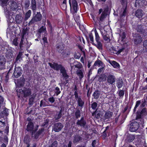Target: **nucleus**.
I'll list each match as a JSON object with an SVG mask.
<instances>
[{
	"label": "nucleus",
	"instance_id": "nucleus-8",
	"mask_svg": "<svg viewBox=\"0 0 147 147\" xmlns=\"http://www.w3.org/2000/svg\"><path fill=\"white\" fill-rule=\"evenodd\" d=\"M101 33L102 34L103 39L105 41L109 42L110 41V39L109 38V36L107 33V32L104 30H102L101 31Z\"/></svg>",
	"mask_w": 147,
	"mask_h": 147
},
{
	"label": "nucleus",
	"instance_id": "nucleus-25",
	"mask_svg": "<svg viewBox=\"0 0 147 147\" xmlns=\"http://www.w3.org/2000/svg\"><path fill=\"white\" fill-rule=\"evenodd\" d=\"M77 123L80 126H84L85 124V123L83 119H82L81 120L78 121Z\"/></svg>",
	"mask_w": 147,
	"mask_h": 147
},
{
	"label": "nucleus",
	"instance_id": "nucleus-24",
	"mask_svg": "<svg viewBox=\"0 0 147 147\" xmlns=\"http://www.w3.org/2000/svg\"><path fill=\"white\" fill-rule=\"evenodd\" d=\"M94 32L95 34V39L96 41V42L99 41L100 37L96 29L94 30Z\"/></svg>",
	"mask_w": 147,
	"mask_h": 147
},
{
	"label": "nucleus",
	"instance_id": "nucleus-27",
	"mask_svg": "<svg viewBox=\"0 0 147 147\" xmlns=\"http://www.w3.org/2000/svg\"><path fill=\"white\" fill-rule=\"evenodd\" d=\"M135 137L132 135H129L128 137V141L129 142H132L134 139Z\"/></svg>",
	"mask_w": 147,
	"mask_h": 147
},
{
	"label": "nucleus",
	"instance_id": "nucleus-35",
	"mask_svg": "<svg viewBox=\"0 0 147 147\" xmlns=\"http://www.w3.org/2000/svg\"><path fill=\"white\" fill-rule=\"evenodd\" d=\"M78 102L79 106L82 107L83 106L84 102L80 98H78Z\"/></svg>",
	"mask_w": 147,
	"mask_h": 147
},
{
	"label": "nucleus",
	"instance_id": "nucleus-36",
	"mask_svg": "<svg viewBox=\"0 0 147 147\" xmlns=\"http://www.w3.org/2000/svg\"><path fill=\"white\" fill-rule=\"evenodd\" d=\"M25 34L24 33H23L22 34V35L21 38V41H20V47H21L22 46V45L23 44V40L24 39V36Z\"/></svg>",
	"mask_w": 147,
	"mask_h": 147
},
{
	"label": "nucleus",
	"instance_id": "nucleus-19",
	"mask_svg": "<svg viewBox=\"0 0 147 147\" xmlns=\"http://www.w3.org/2000/svg\"><path fill=\"white\" fill-rule=\"evenodd\" d=\"M113 113L109 111L106 112L104 116L105 119H108L110 118L112 115Z\"/></svg>",
	"mask_w": 147,
	"mask_h": 147
},
{
	"label": "nucleus",
	"instance_id": "nucleus-54",
	"mask_svg": "<svg viewBox=\"0 0 147 147\" xmlns=\"http://www.w3.org/2000/svg\"><path fill=\"white\" fill-rule=\"evenodd\" d=\"M42 40L45 44V45L46 44H47V38L46 37H44L43 38Z\"/></svg>",
	"mask_w": 147,
	"mask_h": 147
},
{
	"label": "nucleus",
	"instance_id": "nucleus-14",
	"mask_svg": "<svg viewBox=\"0 0 147 147\" xmlns=\"http://www.w3.org/2000/svg\"><path fill=\"white\" fill-rule=\"evenodd\" d=\"M144 14L142 11L141 9H138L136 11L135 15L138 18H140L142 17Z\"/></svg>",
	"mask_w": 147,
	"mask_h": 147
},
{
	"label": "nucleus",
	"instance_id": "nucleus-6",
	"mask_svg": "<svg viewBox=\"0 0 147 147\" xmlns=\"http://www.w3.org/2000/svg\"><path fill=\"white\" fill-rule=\"evenodd\" d=\"M123 50V48H120L117 46L115 47H112L111 49H110V50L112 53L117 55H119Z\"/></svg>",
	"mask_w": 147,
	"mask_h": 147
},
{
	"label": "nucleus",
	"instance_id": "nucleus-26",
	"mask_svg": "<svg viewBox=\"0 0 147 147\" xmlns=\"http://www.w3.org/2000/svg\"><path fill=\"white\" fill-rule=\"evenodd\" d=\"M100 95V92L98 91H95L93 93V96L94 98H98Z\"/></svg>",
	"mask_w": 147,
	"mask_h": 147
},
{
	"label": "nucleus",
	"instance_id": "nucleus-15",
	"mask_svg": "<svg viewBox=\"0 0 147 147\" xmlns=\"http://www.w3.org/2000/svg\"><path fill=\"white\" fill-rule=\"evenodd\" d=\"M34 126L33 123L32 122H29L28 124L27 127V130L28 131H34Z\"/></svg>",
	"mask_w": 147,
	"mask_h": 147
},
{
	"label": "nucleus",
	"instance_id": "nucleus-47",
	"mask_svg": "<svg viewBox=\"0 0 147 147\" xmlns=\"http://www.w3.org/2000/svg\"><path fill=\"white\" fill-rule=\"evenodd\" d=\"M75 115L76 118H78L80 116V113L79 111H77L75 113Z\"/></svg>",
	"mask_w": 147,
	"mask_h": 147
},
{
	"label": "nucleus",
	"instance_id": "nucleus-55",
	"mask_svg": "<svg viewBox=\"0 0 147 147\" xmlns=\"http://www.w3.org/2000/svg\"><path fill=\"white\" fill-rule=\"evenodd\" d=\"M143 45L147 49V40L144 41V42Z\"/></svg>",
	"mask_w": 147,
	"mask_h": 147
},
{
	"label": "nucleus",
	"instance_id": "nucleus-63",
	"mask_svg": "<svg viewBox=\"0 0 147 147\" xmlns=\"http://www.w3.org/2000/svg\"><path fill=\"white\" fill-rule=\"evenodd\" d=\"M79 16H78L77 17V18H74V19L75 20V21L76 22L77 21L78 22H79Z\"/></svg>",
	"mask_w": 147,
	"mask_h": 147
},
{
	"label": "nucleus",
	"instance_id": "nucleus-49",
	"mask_svg": "<svg viewBox=\"0 0 147 147\" xmlns=\"http://www.w3.org/2000/svg\"><path fill=\"white\" fill-rule=\"evenodd\" d=\"M13 44L15 46H17L18 45V39L17 38H15L13 40Z\"/></svg>",
	"mask_w": 147,
	"mask_h": 147
},
{
	"label": "nucleus",
	"instance_id": "nucleus-1",
	"mask_svg": "<svg viewBox=\"0 0 147 147\" xmlns=\"http://www.w3.org/2000/svg\"><path fill=\"white\" fill-rule=\"evenodd\" d=\"M49 64L51 68L55 69L58 70L60 69L61 72L63 76L66 79L68 78V76L66 74L65 69L61 65H59L56 63H53L52 64L49 63Z\"/></svg>",
	"mask_w": 147,
	"mask_h": 147
},
{
	"label": "nucleus",
	"instance_id": "nucleus-4",
	"mask_svg": "<svg viewBox=\"0 0 147 147\" xmlns=\"http://www.w3.org/2000/svg\"><path fill=\"white\" fill-rule=\"evenodd\" d=\"M34 14L33 17L30 22L33 23L35 22H37L40 21L41 19L42 15L40 12H37L36 14L35 11H33Z\"/></svg>",
	"mask_w": 147,
	"mask_h": 147
},
{
	"label": "nucleus",
	"instance_id": "nucleus-22",
	"mask_svg": "<svg viewBox=\"0 0 147 147\" xmlns=\"http://www.w3.org/2000/svg\"><path fill=\"white\" fill-rule=\"evenodd\" d=\"M102 63L100 60H97L95 62L94 65L95 66L99 67L100 66H102Z\"/></svg>",
	"mask_w": 147,
	"mask_h": 147
},
{
	"label": "nucleus",
	"instance_id": "nucleus-45",
	"mask_svg": "<svg viewBox=\"0 0 147 147\" xmlns=\"http://www.w3.org/2000/svg\"><path fill=\"white\" fill-rule=\"evenodd\" d=\"M62 5H63V9H65L67 7L66 5V0H64Z\"/></svg>",
	"mask_w": 147,
	"mask_h": 147
},
{
	"label": "nucleus",
	"instance_id": "nucleus-51",
	"mask_svg": "<svg viewBox=\"0 0 147 147\" xmlns=\"http://www.w3.org/2000/svg\"><path fill=\"white\" fill-rule=\"evenodd\" d=\"M49 101L51 103H53L55 101V99L53 97H51L49 98Z\"/></svg>",
	"mask_w": 147,
	"mask_h": 147
},
{
	"label": "nucleus",
	"instance_id": "nucleus-37",
	"mask_svg": "<svg viewBox=\"0 0 147 147\" xmlns=\"http://www.w3.org/2000/svg\"><path fill=\"white\" fill-rule=\"evenodd\" d=\"M96 42H97L96 47L97 48L99 49H101L102 47V45L100 41H98Z\"/></svg>",
	"mask_w": 147,
	"mask_h": 147
},
{
	"label": "nucleus",
	"instance_id": "nucleus-44",
	"mask_svg": "<svg viewBox=\"0 0 147 147\" xmlns=\"http://www.w3.org/2000/svg\"><path fill=\"white\" fill-rule=\"evenodd\" d=\"M75 67L78 69H80L82 67V64L80 63H77L75 65Z\"/></svg>",
	"mask_w": 147,
	"mask_h": 147
},
{
	"label": "nucleus",
	"instance_id": "nucleus-16",
	"mask_svg": "<svg viewBox=\"0 0 147 147\" xmlns=\"http://www.w3.org/2000/svg\"><path fill=\"white\" fill-rule=\"evenodd\" d=\"M76 73L80 80H81L83 77V71L80 69H78L76 71Z\"/></svg>",
	"mask_w": 147,
	"mask_h": 147
},
{
	"label": "nucleus",
	"instance_id": "nucleus-20",
	"mask_svg": "<svg viewBox=\"0 0 147 147\" xmlns=\"http://www.w3.org/2000/svg\"><path fill=\"white\" fill-rule=\"evenodd\" d=\"M31 7L33 11H35L36 8V5L35 0H31Z\"/></svg>",
	"mask_w": 147,
	"mask_h": 147
},
{
	"label": "nucleus",
	"instance_id": "nucleus-28",
	"mask_svg": "<svg viewBox=\"0 0 147 147\" xmlns=\"http://www.w3.org/2000/svg\"><path fill=\"white\" fill-rule=\"evenodd\" d=\"M142 41V40L140 36H138L136 39H135L134 40L135 43L136 44L139 43Z\"/></svg>",
	"mask_w": 147,
	"mask_h": 147
},
{
	"label": "nucleus",
	"instance_id": "nucleus-46",
	"mask_svg": "<svg viewBox=\"0 0 147 147\" xmlns=\"http://www.w3.org/2000/svg\"><path fill=\"white\" fill-rule=\"evenodd\" d=\"M124 92L123 90H120L119 91V95L120 97H122L124 94Z\"/></svg>",
	"mask_w": 147,
	"mask_h": 147
},
{
	"label": "nucleus",
	"instance_id": "nucleus-29",
	"mask_svg": "<svg viewBox=\"0 0 147 147\" xmlns=\"http://www.w3.org/2000/svg\"><path fill=\"white\" fill-rule=\"evenodd\" d=\"M119 39L121 40V41H123L125 37V33L123 32L122 33H121Z\"/></svg>",
	"mask_w": 147,
	"mask_h": 147
},
{
	"label": "nucleus",
	"instance_id": "nucleus-9",
	"mask_svg": "<svg viewBox=\"0 0 147 147\" xmlns=\"http://www.w3.org/2000/svg\"><path fill=\"white\" fill-rule=\"evenodd\" d=\"M146 2L144 0H136L135 2V6L142 5V6L146 5Z\"/></svg>",
	"mask_w": 147,
	"mask_h": 147
},
{
	"label": "nucleus",
	"instance_id": "nucleus-53",
	"mask_svg": "<svg viewBox=\"0 0 147 147\" xmlns=\"http://www.w3.org/2000/svg\"><path fill=\"white\" fill-rule=\"evenodd\" d=\"M104 70V67H102L101 68H100L98 70V74H100Z\"/></svg>",
	"mask_w": 147,
	"mask_h": 147
},
{
	"label": "nucleus",
	"instance_id": "nucleus-38",
	"mask_svg": "<svg viewBox=\"0 0 147 147\" xmlns=\"http://www.w3.org/2000/svg\"><path fill=\"white\" fill-rule=\"evenodd\" d=\"M105 13L104 12H103L102 14H101V16L100 18V21H102L104 19V18H105Z\"/></svg>",
	"mask_w": 147,
	"mask_h": 147
},
{
	"label": "nucleus",
	"instance_id": "nucleus-11",
	"mask_svg": "<svg viewBox=\"0 0 147 147\" xmlns=\"http://www.w3.org/2000/svg\"><path fill=\"white\" fill-rule=\"evenodd\" d=\"M115 78L113 75H110L108 76L107 80L108 83L112 84L115 82Z\"/></svg>",
	"mask_w": 147,
	"mask_h": 147
},
{
	"label": "nucleus",
	"instance_id": "nucleus-5",
	"mask_svg": "<svg viewBox=\"0 0 147 147\" xmlns=\"http://www.w3.org/2000/svg\"><path fill=\"white\" fill-rule=\"evenodd\" d=\"M22 70L20 67H16L14 68V71L13 75L16 78L20 76L22 74Z\"/></svg>",
	"mask_w": 147,
	"mask_h": 147
},
{
	"label": "nucleus",
	"instance_id": "nucleus-3",
	"mask_svg": "<svg viewBox=\"0 0 147 147\" xmlns=\"http://www.w3.org/2000/svg\"><path fill=\"white\" fill-rule=\"evenodd\" d=\"M17 93L18 97L24 96H27L31 94V91L29 88H24L23 89H21L19 91H17Z\"/></svg>",
	"mask_w": 147,
	"mask_h": 147
},
{
	"label": "nucleus",
	"instance_id": "nucleus-7",
	"mask_svg": "<svg viewBox=\"0 0 147 147\" xmlns=\"http://www.w3.org/2000/svg\"><path fill=\"white\" fill-rule=\"evenodd\" d=\"M139 127V125L137 122L135 121L132 123L130 127L129 130L131 132L136 131Z\"/></svg>",
	"mask_w": 147,
	"mask_h": 147
},
{
	"label": "nucleus",
	"instance_id": "nucleus-48",
	"mask_svg": "<svg viewBox=\"0 0 147 147\" xmlns=\"http://www.w3.org/2000/svg\"><path fill=\"white\" fill-rule=\"evenodd\" d=\"M97 107V104L96 102H94L92 105V108L93 109H95Z\"/></svg>",
	"mask_w": 147,
	"mask_h": 147
},
{
	"label": "nucleus",
	"instance_id": "nucleus-33",
	"mask_svg": "<svg viewBox=\"0 0 147 147\" xmlns=\"http://www.w3.org/2000/svg\"><path fill=\"white\" fill-rule=\"evenodd\" d=\"M46 31V28L44 27H42L39 30V32L40 33H45Z\"/></svg>",
	"mask_w": 147,
	"mask_h": 147
},
{
	"label": "nucleus",
	"instance_id": "nucleus-60",
	"mask_svg": "<svg viewBox=\"0 0 147 147\" xmlns=\"http://www.w3.org/2000/svg\"><path fill=\"white\" fill-rule=\"evenodd\" d=\"M69 52H68L67 53V54H64V53L63 52L62 53V55H64L65 56H66V55H68L69 54Z\"/></svg>",
	"mask_w": 147,
	"mask_h": 147
},
{
	"label": "nucleus",
	"instance_id": "nucleus-43",
	"mask_svg": "<svg viewBox=\"0 0 147 147\" xmlns=\"http://www.w3.org/2000/svg\"><path fill=\"white\" fill-rule=\"evenodd\" d=\"M57 142L56 141H55L52 143L51 146H50L49 147H57Z\"/></svg>",
	"mask_w": 147,
	"mask_h": 147
},
{
	"label": "nucleus",
	"instance_id": "nucleus-56",
	"mask_svg": "<svg viewBox=\"0 0 147 147\" xmlns=\"http://www.w3.org/2000/svg\"><path fill=\"white\" fill-rule=\"evenodd\" d=\"M89 37H90V40L91 41H92V42H93L94 41V39H93V35L91 34H90L89 35Z\"/></svg>",
	"mask_w": 147,
	"mask_h": 147
},
{
	"label": "nucleus",
	"instance_id": "nucleus-34",
	"mask_svg": "<svg viewBox=\"0 0 147 147\" xmlns=\"http://www.w3.org/2000/svg\"><path fill=\"white\" fill-rule=\"evenodd\" d=\"M61 110L59 113L57 115H56L55 117V119L56 120L61 118Z\"/></svg>",
	"mask_w": 147,
	"mask_h": 147
},
{
	"label": "nucleus",
	"instance_id": "nucleus-62",
	"mask_svg": "<svg viewBox=\"0 0 147 147\" xmlns=\"http://www.w3.org/2000/svg\"><path fill=\"white\" fill-rule=\"evenodd\" d=\"M80 61L82 63H84V59L83 57H82L80 59Z\"/></svg>",
	"mask_w": 147,
	"mask_h": 147
},
{
	"label": "nucleus",
	"instance_id": "nucleus-30",
	"mask_svg": "<svg viewBox=\"0 0 147 147\" xmlns=\"http://www.w3.org/2000/svg\"><path fill=\"white\" fill-rule=\"evenodd\" d=\"M74 143L77 142L79 141L81 139V137L79 136H76L74 137Z\"/></svg>",
	"mask_w": 147,
	"mask_h": 147
},
{
	"label": "nucleus",
	"instance_id": "nucleus-59",
	"mask_svg": "<svg viewBox=\"0 0 147 147\" xmlns=\"http://www.w3.org/2000/svg\"><path fill=\"white\" fill-rule=\"evenodd\" d=\"M44 130V129H41L38 132L37 134L38 135H39V134H40V133H42V132H43Z\"/></svg>",
	"mask_w": 147,
	"mask_h": 147
},
{
	"label": "nucleus",
	"instance_id": "nucleus-61",
	"mask_svg": "<svg viewBox=\"0 0 147 147\" xmlns=\"http://www.w3.org/2000/svg\"><path fill=\"white\" fill-rule=\"evenodd\" d=\"M91 63L89 62V61H88V65H87V66H88V68H90V67L91 65Z\"/></svg>",
	"mask_w": 147,
	"mask_h": 147
},
{
	"label": "nucleus",
	"instance_id": "nucleus-40",
	"mask_svg": "<svg viewBox=\"0 0 147 147\" xmlns=\"http://www.w3.org/2000/svg\"><path fill=\"white\" fill-rule=\"evenodd\" d=\"M35 98L34 96H32L29 99V104L30 105H32L33 104V102L34 101V100Z\"/></svg>",
	"mask_w": 147,
	"mask_h": 147
},
{
	"label": "nucleus",
	"instance_id": "nucleus-57",
	"mask_svg": "<svg viewBox=\"0 0 147 147\" xmlns=\"http://www.w3.org/2000/svg\"><path fill=\"white\" fill-rule=\"evenodd\" d=\"M126 8H125V9H123V11L121 15V16H125L126 13Z\"/></svg>",
	"mask_w": 147,
	"mask_h": 147
},
{
	"label": "nucleus",
	"instance_id": "nucleus-18",
	"mask_svg": "<svg viewBox=\"0 0 147 147\" xmlns=\"http://www.w3.org/2000/svg\"><path fill=\"white\" fill-rule=\"evenodd\" d=\"M18 5L17 4L16 2H12L10 6L11 9L12 10H15L18 7Z\"/></svg>",
	"mask_w": 147,
	"mask_h": 147
},
{
	"label": "nucleus",
	"instance_id": "nucleus-41",
	"mask_svg": "<svg viewBox=\"0 0 147 147\" xmlns=\"http://www.w3.org/2000/svg\"><path fill=\"white\" fill-rule=\"evenodd\" d=\"M141 103L140 100L137 101L136 102V104L134 107V111H135L137 108L140 105Z\"/></svg>",
	"mask_w": 147,
	"mask_h": 147
},
{
	"label": "nucleus",
	"instance_id": "nucleus-42",
	"mask_svg": "<svg viewBox=\"0 0 147 147\" xmlns=\"http://www.w3.org/2000/svg\"><path fill=\"white\" fill-rule=\"evenodd\" d=\"M80 57V54L79 53H76L74 54V57L76 59H79Z\"/></svg>",
	"mask_w": 147,
	"mask_h": 147
},
{
	"label": "nucleus",
	"instance_id": "nucleus-23",
	"mask_svg": "<svg viewBox=\"0 0 147 147\" xmlns=\"http://www.w3.org/2000/svg\"><path fill=\"white\" fill-rule=\"evenodd\" d=\"M25 79L24 78H21L20 80L18 82V84L20 86H22L24 84Z\"/></svg>",
	"mask_w": 147,
	"mask_h": 147
},
{
	"label": "nucleus",
	"instance_id": "nucleus-50",
	"mask_svg": "<svg viewBox=\"0 0 147 147\" xmlns=\"http://www.w3.org/2000/svg\"><path fill=\"white\" fill-rule=\"evenodd\" d=\"M9 0H1L2 4L3 5H6Z\"/></svg>",
	"mask_w": 147,
	"mask_h": 147
},
{
	"label": "nucleus",
	"instance_id": "nucleus-12",
	"mask_svg": "<svg viewBox=\"0 0 147 147\" xmlns=\"http://www.w3.org/2000/svg\"><path fill=\"white\" fill-rule=\"evenodd\" d=\"M5 59L3 57H0V69H2L4 68Z\"/></svg>",
	"mask_w": 147,
	"mask_h": 147
},
{
	"label": "nucleus",
	"instance_id": "nucleus-13",
	"mask_svg": "<svg viewBox=\"0 0 147 147\" xmlns=\"http://www.w3.org/2000/svg\"><path fill=\"white\" fill-rule=\"evenodd\" d=\"M16 21L18 24H20L22 21L23 18L21 14H17L15 17Z\"/></svg>",
	"mask_w": 147,
	"mask_h": 147
},
{
	"label": "nucleus",
	"instance_id": "nucleus-2",
	"mask_svg": "<svg viewBox=\"0 0 147 147\" xmlns=\"http://www.w3.org/2000/svg\"><path fill=\"white\" fill-rule=\"evenodd\" d=\"M71 12L72 13L77 12L78 9V6L76 0H69Z\"/></svg>",
	"mask_w": 147,
	"mask_h": 147
},
{
	"label": "nucleus",
	"instance_id": "nucleus-58",
	"mask_svg": "<svg viewBox=\"0 0 147 147\" xmlns=\"http://www.w3.org/2000/svg\"><path fill=\"white\" fill-rule=\"evenodd\" d=\"M96 144V141L95 140L93 141L92 143V146L93 147H94Z\"/></svg>",
	"mask_w": 147,
	"mask_h": 147
},
{
	"label": "nucleus",
	"instance_id": "nucleus-21",
	"mask_svg": "<svg viewBox=\"0 0 147 147\" xmlns=\"http://www.w3.org/2000/svg\"><path fill=\"white\" fill-rule=\"evenodd\" d=\"M31 13V11L30 10H29L26 13L25 20H27L30 16Z\"/></svg>",
	"mask_w": 147,
	"mask_h": 147
},
{
	"label": "nucleus",
	"instance_id": "nucleus-10",
	"mask_svg": "<svg viewBox=\"0 0 147 147\" xmlns=\"http://www.w3.org/2000/svg\"><path fill=\"white\" fill-rule=\"evenodd\" d=\"M63 126L61 123H57L55 124L54 130L56 132H59Z\"/></svg>",
	"mask_w": 147,
	"mask_h": 147
},
{
	"label": "nucleus",
	"instance_id": "nucleus-52",
	"mask_svg": "<svg viewBox=\"0 0 147 147\" xmlns=\"http://www.w3.org/2000/svg\"><path fill=\"white\" fill-rule=\"evenodd\" d=\"M100 114L99 113L96 112L95 113V117L97 119H99L100 117Z\"/></svg>",
	"mask_w": 147,
	"mask_h": 147
},
{
	"label": "nucleus",
	"instance_id": "nucleus-32",
	"mask_svg": "<svg viewBox=\"0 0 147 147\" xmlns=\"http://www.w3.org/2000/svg\"><path fill=\"white\" fill-rule=\"evenodd\" d=\"M123 84V82L122 81H119L117 83V86L118 88H121Z\"/></svg>",
	"mask_w": 147,
	"mask_h": 147
},
{
	"label": "nucleus",
	"instance_id": "nucleus-39",
	"mask_svg": "<svg viewBox=\"0 0 147 147\" xmlns=\"http://www.w3.org/2000/svg\"><path fill=\"white\" fill-rule=\"evenodd\" d=\"M55 92L57 96L60 93L61 91L60 90L59 88L58 87H56L55 89Z\"/></svg>",
	"mask_w": 147,
	"mask_h": 147
},
{
	"label": "nucleus",
	"instance_id": "nucleus-17",
	"mask_svg": "<svg viewBox=\"0 0 147 147\" xmlns=\"http://www.w3.org/2000/svg\"><path fill=\"white\" fill-rule=\"evenodd\" d=\"M110 63L114 68L117 69L119 68L120 67L119 64L116 61H111Z\"/></svg>",
	"mask_w": 147,
	"mask_h": 147
},
{
	"label": "nucleus",
	"instance_id": "nucleus-64",
	"mask_svg": "<svg viewBox=\"0 0 147 147\" xmlns=\"http://www.w3.org/2000/svg\"><path fill=\"white\" fill-rule=\"evenodd\" d=\"M1 147H6L5 144L3 143L1 146Z\"/></svg>",
	"mask_w": 147,
	"mask_h": 147
},
{
	"label": "nucleus",
	"instance_id": "nucleus-31",
	"mask_svg": "<svg viewBox=\"0 0 147 147\" xmlns=\"http://www.w3.org/2000/svg\"><path fill=\"white\" fill-rule=\"evenodd\" d=\"M57 50L59 51H62L64 49V46L62 44H61L57 46Z\"/></svg>",
	"mask_w": 147,
	"mask_h": 147
}]
</instances>
